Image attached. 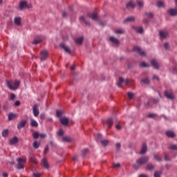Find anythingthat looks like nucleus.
Returning <instances> with one entry per match:
<instances>
[{
	"label": "nucleus",
	"mask_w": 177,
	"mask_h": 177,
	"mask_svg": "<svg viewBox=\"0 0 177 177\" xmlns=\"http://www.w3.org/2000/svg\"><path fill=\"white\" fill-rule=\"evenodd\" d=\"M6 84L10 91H16L20 85V82L19 80H6Z\"/></svg>",
	"instance_id": "obj_1"
},
{
	"label": "nucleus",
	"mask_w": 177,
	"mask_h": 177,
	"mask_svg": "<svg viewBox=\"0 0 177 177\" xmlns=\"http://www.w3.org/2000/svg\"><path fill=\"white\" fill-rule=\"evenodd\" d=\"M17 161L18 162L17 166V169H24V164H26L27 160L26 159L19 158L17 159Z\"/></svg>",
	"instance_id": "obj_2"
},
{
	"label": "nucleus",
	"mask_w": 177,
	"mask_h": 177,
	"mask_svg": "<svg viewBox=\"0 0 177 177\" xmlns=\"http://www.w3.org/2000/svg\"><path fill=\"white\" fill-rule=\"evenodd\" d=\"M39 106L38 104H35L32 106V113H33V115H35V117H38V115H39Z\"/></svg>",
	"instance_id": "obj_3"
},
{
	"label": "nucleus",
	"mask_w": 177,
	"mask_h": 177,
	"mask_svg": "<svg viewBox=\"0 0 177 177\" xmlns=\"http://www.w3.org/2000/svg\"><path fill=\"white\" fill-rule=\"evenodd\" d=\"M149 161V158L148 157H143L140 158L139 160L136 161L137 164L138 165H143V164H146Z\"/></svg>",
	"instance_id": "obj_4"
},
{
	"label": "nucleus",
	"mask_w": 177,
	"mask_h": 177,
	"mask_svg": "<svg viewBox=\"0 0 177 177\" xmlns=\"http://www.w3.org/2000/svg\"><path fill=\"white\" fill-rule=\"evenodd\" d=\"M29 161L31 164H32V165H37V164H38V162L37 161V159L35 158V157H34V156H32V153H29Z\"/></svg>",
	"instance_id": "obj_5"
},
{
	"label": "nucleus",
	"mask_w": 177,
	"mask_h": 177,
	"mask_svg": "<svg viewBox=\"0 0 177 177\" xmlns=\"http://www.w3.org/2000/svg\"><path fill=\"white\" fill-rule=\"evenodd\" d=\"M133 50L135 52H137V53H139L140 55V56H145L146 55V53L145 51L142 50V48H140L138 46H134Z\"/></svg>",
	"instance_id": "obj_6"
},
{
	"label": "nucleus",
	"mask_w": 177,
	"mask_h": 177,
	"mask_svg": "<svg viewBox=\"0 0 177 177\" xmlns=\"http://www.w3.org/2000/svg\"><path fill=\"white\" fill-rule=\"evenodd\" d=\"M165 95L167 99H171V100L173 99H175V95H174V93H172V91H165Z\"/></svg>",
	"instance_id": "obj_7"
},
{
	"label": "nucleus",
	"mask_w": 177,
	"mask_h": 177,
	"mask_svg": "<svg viewBox=\"0 0 177 177\" xmlns=\"http://www.w3.org/2000/svg\"><path fill=\"white\" fill-rule=\"evenodd\" d=\"M88 17H90V19H92V20H95L96 21H97L99 15L97 14V12H94L92 14H88Z\"/></svg>",
	"instance_id": "obj_8"
},
{
	"label": "nucleus",
	"mask_w": 177,
	"mask_h": 177,
	"mask_svg": "<svg viewBox=\"0 0 177 177\" xmlns=\"http://www.w3.org/2000/svg\"><path fill=\"white\" fill-rule=\"evenodd\" d=\"M26 7H27V2L26 1H21L19 2V8L20 10H23V9H25V8Z\"/></svg>",
	"instance_id": "obj_9"
},
{
	"label": "nucleus",
	"mask_w": 177,
	"mask_h": 177,
	"mask_svg": "<svg viewBox=\"0 0 177 177\" xmlns=\"http://www.w3.org/2000/svg\"><path fill=\"white\" fill-rule=\"evenodd\" d=\"M26 124H27V121L21 120L17 127V129H21V128H24L26 127Z\"/></svg>",
	"instance_id": "obj_10"
},
{
	"label": "nucleus",
	"mask_w": 177,
	"mask_h": 177,
	"mask_svg": "<svg viewBox=\"0 0 177 177\" xmlns=\"http://www.w3.org/2000/svg\"><path fill=\"white\" fill-rule=\"evenodd\" d=\"M59 121L62 125H68V118H61Z\"/></svg>",
	"instance_id": "obj_11"
},
{
	"label": "nucleus",
	"mask_w": 177,
	"mask_h": 177,
	"mask_svg": "<svg viewBox=\"0 0 177 177\" xmlns=\"http://www.w3.org/2000/svg\"><path fill=\"white\" fill-rule=\"evenodd\" d=\"M41 42H42V39H41L39 37H37L35 38L32 44L33 45H38V44H41Z\"/></svg>",
	"instance_id": "obj_12"
},
{
	"label": "nucleus",
	"mask_w": 177,
	"mask_h": 177,
	"mask_svg": "<svg viewBox=\"0 0 177 177\" xmlns=\"http://www.w3.org/2000/svg\"><path fill=\"white\" fill-rule=\"evenodd\" d=\"M111 42H112V44H114L115 45H120V41H118V39H117L115 37H111L109 38Z\"/></svg>",
	"instance_id": "obj_13"
},
{
	"label": "nucleus",
	"mask_w": 177,
	"mask_h": 177,
	"mask_svg": "<svg viewBox=\"0 0 177 177\" xmlns=\"http://www.w3.org/2000/svg\"><path fill=\"white\" fill-rule=\"evenodd\" d=\"M160 34V37L161 38V39H164V38H167V37H168V32L160 30L159 32Z\"/></svg>",
	"instance_id": "obj_14"
},
{
	"label": "nucleus",
	"mask_w": 177,
	"mask_h": 177,
	"mask_svg": "<svg viewBox=\"0 0 177 177\" xmlns=\"http://www.w3.org/2000/svg\"><path fill=\"white\" fill-rule=\"evenodd\" d=\"M146 151H147V145H146V143H144L142 145V147L140 152V154H145V153H146Z\"/></svg>",
	"instance_id": "obj_15"
},
{
	"label": "nucleus",
	"mask_w": 177,
	"mask_h": 177,
	"mask_svg": "<svg viewBox=\"0 0 177 177\" xmlns=\"http://www.w3.org/2000/svg\"><path fill=\"white\" fill-rule=\"evenodd\" d=\"M151 64L153 66V67H154L155 68H158L160 67V65L158 64V63L157 62V61L156 59H152L151 61Z\"/></svg>",
	"instance_id": "obj_16"
},
{
	"label": "nucleus",
	"mask_w": 177,
	"mask_h": 177,
	"mask_svg": "<svg viewBox=\"0 0 177 177\" xmlns=\"http://www.w3.org/2000/svg\"><path fill=\"white\" fill-rule=\"evenodd\" d=\"M166 136H167L168 138H175L176 135L175 133H174L171 131H166Z\"/></svg>",
	"instance_id": "obj_17"
},
{
	"label": "nucleus",
	"mask_w": 177,
	"mask_h": 177,
	"mask_svg": "<svg viewBox=\"0 0 177 177\" xmlns=\"http://www.w3.org/2000/svg\"><path fill=\"white\" fill-rule=\"evenodd\" d=\"M168 13H169V15L171 16H176V15H177V10L171 8V9L168 10Z\"/></svg>",
	"instance_id": "obj_18"
},
{
	"label": "nucleus",
	"mask_w": 177,
	"mask_h": 177,
	"mask_svg": "<svg viewBox=\"0 0 177 177\" xmlns=\"http://www.w3.org/2000/svg\"><path fill=\"white\" fill-rule=\"evenodd\" d=\"M30 126L33 128H37L38 127V122H37L34 119H30Z\"/></svg>",
	"instance_id": "obj_19"
},
{
	"label": "nucleus",
	"mask_w": 177,
	"mask_h": 177,
	"mask_svg": "<svg viewBox=\"0 0 177 177\" xmlns=\"http://www.w3.org/2000/svg\"><path fill=\"white\" fill-rule=\"evenodd\" d=\"M19 142V138L17 137H14L10 140V145H16Z\"/></svg>",
	"instance_id": "obj_20"
},
{
	"label": "nucleus",
	"mask_w": 177,
	"mask_h": 177,
	"mask_svg": "<svg viewBox=\"0 0 177 177\" xmlns=\"http://www.w3.org/2000/svg\"><path fill=\"white\" fill-rule=\"evenodd\" d=\"M82 41H84V37H83L75 39V42L76 44H77L78 45H81V44H82Z\"/></svg>",
	"instance_id": "obj_21"
},
{
	"label": "nucleus",
	"mask_w": 177,
	"mask_h": 177,
	"mask_svg": "<svg viewBox=\"0 0 177 177\" xmlns=\"http://www.w3.org/2000/svg\"><path fill=\"white\" fill-rule=\"evenodd\" d=\"M17 116V115H16L15 113H10L8 114V120L12 121V120H15V118H16Z\"/></svg>",
	"instance_id": "obj_22"
},
{
	"label": "nucleus",
	"mask_w": 177,
	"mask_h": 177,
	"mask_svg": "<svg viewBox=\"0 0 177 177\" xmlns=\"http://www.w3.org/2000/svg\"><path fill=\"white\" fill-rule=\"evenodd\" d=\"M135 6L136 5L132 1H130L127 4V9H133Z\"/></svg>",
	"instance_id": "obj_23"
},
{
	"label": "nucleus",
	"mask_w": 177,
	"mask_h": 177,
	"mask_svg": "<svg viewBox=\"0 0 177 177\" xmlns=\"http://www.w3.org/2000/svg\"><path fill=\"white\" fill-rule=\"evenodd\" d=\"M21 18L18 17L15 18L14 21L17 26H20V24H21Z\"/></svg>",
	"instance_id": "obj_24"
},
{
	"label": "nucleus",
	"mask_w": 177,
	"mask_h": 177,
	"mask_svg": "<svg viewBox=\"0 0 177 177\" xmlns=\"http://www.w3.org/2000/svg\"><path fill=\"white\" fill-rule=\"evenodd\" d=\"M61 48H63L64 49L65 52H67V53H71V51L70 50V48H68L66 45L64 44H61L60 45Z\"/></svg>",
	"instance_id": "obj_25"
},
{
	"label": "nucleus",
	"mask_w": 177,
	"mask_h": 177,
	"mask_svg": "<svg viewBox=\"0 0 177 177\" xmlns=\"http://www.w3.org/2000/svg\"><path fill=\"white\" fill-rule=\"evenodd\" d=\"M135 31L136 32H138L139 34H142L143 32V28L139 27V28H134Z\"/></svg>",
	"instance_id": "obj_26"
},
{
	"label": "nucleus",
	"mask_w": 177,
	"mask_h": 177,
	"mask_svg": "<svg viewBox=\"0 0 177 177\" xmlns=\"http://www.w3.org/2000/svg\"><path fill=\"white\" fill-rule=\"evenodd\" d=\"M113 122L112 118H109L107 120V125L109 128H111V126L113 125Z\"/></svg>",
	"instance_id": "obj_27"
},
{
	"label": "nucleus",
	"mask_w": 177,
	"mask_h": 177,
	"mask_svg": "<svg viewBox=\"0 0 177 177\" xmlns=\"http://www.w3.org/2000/svg\"><path fill=\"white\" fill-rule=\"evenodd\" d=\"M9 133L8 129H5L2 131V136L3 138H6Z\"/></svg>",
	"instance_id": "obj_28"
},
{
	"label": "nucleus",
	"mask_w": 177,
	"mask_h": 177,
	"mask_svg": "<svg viewBox=\"0 0 177 177\" xmlns=\"http://www.w3.org/2000/svg\"><path fill=\"white\" fill-rule=\"evenodd\" d=\"M123 82H124V79L122 77H120L119 82L118 83V86H119V88H122Z\"/></svg>",
	"instance_id": "obj_29"
},
{
	"label": "nucleus",
	"mask_w": 177,
	"mask_h": 177,
	"mask_svg": "<svg viewBox=\"0 0 177 177\" xmlns=\"http://www.w3.org/2000/svg\"><path fill=\"white\" fill-rule=\"evenodd\" d=\"M156 6H158V8H164L165 4H164V1H160L156 3Z\"/></svg>",
	"instance_id": "obj_30"
},
{
	"label": "nucleus",
	"mask_w": 177,
	"mask_h": 177,
	"mask_svg": "<svg viewBox=\"0 0 177 177\" xmlns=\"http://www.w3.org/2000/svg\"><path fill=\"white\" fill-rule=\"evenodd\" d=\"M32 146L34 149H38V147H39V142H38V141H34Z\"/></svg>",
	"instance_id": "obj_31"
},
{
	"label": "nucleus",
	"mask_w": 177,
	"mask_h": 177,
	"mask_svg": "<svg viewBox=\"0 0 177 177\" xmlns=\"http://www.w3.org/2000/svg\"><path fill=\"white\" fill-rule=\"evenodd\" d=\"M33 139H38L39 138V134L38 132L35 131L32 133Z\"/></svg>",
	"instance_id": "obj_32"
},
{
	"label": "nucleus",
	"mask_w": 177,
	"mask_h": 177,
	"mask_svg": "<svg viewBox=\"0 0 177 177\" xmlns=\"http://www.w3.org/2000/svg\"><path fill=\"white\" fill-rule=\"evenodd\" d=\"M135 17H129L127 19L124 20V23H127V21H134Z\"/></svg>",
	"instance_id": "obj_33"
},
{
	"label": "nucleus",
	"mask_w": 177,
	"mask_h": 177,
	"mask_svg": "<svg viewBox=\"0 0 177 177\" xmlns=\"http://www.w3.org/2000/svg\"><path fill=\"white\" fill-rule=\"evenodd\" d=\"M147 169H148V171H151V170L154 169V165H153L151 164H149L147 166Z\"/></svg>",
	"instance_id": "obj_34"
},
{
	"label": "nucleus",
	"mask_w": 177,
	"mask_h": 177,
	"mask_svg": "<svg viewBox=\"0 0 177 177\" xmlns=\"http://www.w3.org/2000/svg\"><path fill=\"white\" fill-rule=\"evenodd\" d=\"M146 17H149V19H153L154 17V15L151 12L145 13Z\"/></svg>",
	"instance_id": "obj_35"
},
{
	"label": "nucleus",
	"mask_w": 177,
	"mask_h": 177,
	"mask_svg": "<svg viewBox=\"0 0 177 177\" xmlns=\"http://www.w3.org/2000/svg\"><path fill=\"white\" fill-rule=\"evenodd\" d=\"M140 67H150V66L146 64V62H142L140 64Z\"/></svg>",
	"instance_id": "obj_36"
},
{
	"label": "nucleus",
	"mask_w": 177,
	"mask_h": 177,
	"mask_svg": "<svg viewBox=\"0 0 177 177\" xmlns=\"http://www.w3.org/2000/svg\"><path fill=\"white\" fill-rule=\"evenodd\" d=\"M102 146H107L109 145V140H104L101 141Z\"/></svg>",
	"instance_id": "obj_37"
},
{
	"label": "nucleus",
	"mask_w": 177,
	"mask_h": 177,
	"mask_svg": "<svg viewBox=\"0 0 177 177\" xmlns=\"http://www.w3.org/2000/svg\"><path fill=\"white\" fill-rule=\"evenodd\" d=\"M40 56H41V60L42 61L45 60V51H42L40 53Z\"/></svg>",
	"instance_id": "obj_38"
},
{
	"label": "nucleus",
	"mask_w": 177,
	"mask_h": 177,
	"mask_svg": "<svg viewBox=\"0 0 177 177\" xmlns=\"http://www.w3.org/2000/svg\"><path fill=\"white\" fill-rule=\"evenodd\" d=\"M62 140L63 142H71V138L68 137H64Z\"/></svg>",
	"instance_id": "obj_39"
},
{
	"label": "nucleus",
	"mask_w": 177,
	"mask_h": 177,
	"mask_svg": "<svg viewBox=\"0 0 177 177\" xmlns=\"http://www.w3.org/2000/svg\"><path fill=\"white\" fill-rule=\"evenodd\" d=\"M115 34H124V30L122 29L116 30L115 31Z\"/></svg>",
	"instance_id": "obj_40"
},
{
	"label": "nucleus",
	"mask_w": 177,
	"mask_h": 177,
	"mask_svg": "<svg viewBox=\"0 0 177 177\" xmlns=\"http://www.w3.org/2000/svg\"><path fill=\"white\" fill-rule=\"evenodd\" d=\"M80 21H84V23H85V24H89L86 21V20H85V17H81L80 18Z\"/></svg>",
	"instance_id": "obj_41"
},
{
	"label": "nucleus",
	"mask_w": 177,
	"mask_h": 177,
	"mask_svg": "<svg viewBox=\"0 0 177 177\" xmlns=\"http://www.w3.org/2000/svg\"><path fill=\"white\" fill-rule=\"evenodd\" d=\"M154 177H161V172L160 171H156L154 173Z\"/></svg>",
	"instance_id": "obj_42"
},
{
	"label": "nucleus",
	"mask_w": 177,
	"mask_h": 177,
	"mask_svg": "<svg viewBox=\"0 0 177 177\" xmlns=\"http://www.w3.org/2000/svg\"><path fill=\"white\" fill-rule=\"evenodd\" d=\"M127 95L129 99H133V96H135V95L132 93H128Z\"/></svg>",
	"instance_id": "obj_43"
},
{
	"label": "nucleus",
	"mask_w": 177,
	"mask_h": 177,
	"mask_svg": "<svg viewBox=\"0 0 177 177\" xmlns=\"http://www.w3.org/2000/svg\"><path fill=\"white\" fill-rule=\"evenodd\" d=\"M154 158L157 160V161H161V157L160 156L155 154L154 155Z\"/></svg>",
	"instance_id": "obj_44"
},
{
	"label": "nucleus",
	"mask_w": 177,
	"mask_h": 177,
	"mask_svg": "<svg viewBox=\"0 0 177 177\" xmlns=\"http://www.w3.org/2000/svg\"><path fill=\"white\" fill-rule=\"evenodd\" d=\"M63 112L62 111H57V117H62Z\"/></svg>",
	"instance_id": "obj_45"
},
{
	"label": "nucleus",
	"mask_w": 177,
	"mask_h": 177,
	"mask_svg": "<svg viewBox=\"0 0 177 177\" xmlns=\"http://www.w3.org/2000/svg\"><path fill=\"white\" fill-rule=\"evenodd\" d=\"M58 135H59V136H63V135H64V131L62 129H60L58 131Z\"/></svg>",
	"instance_id": "obj_46"
},
{
	"label": "nucleus",
	"mask_w": 177,
	"mask_h": 177,
	"mask_svg": "<svg viewBox=\"0 0 177 177\" xmlns=\"http://www.w3.org/2000/svg\"><path fill=\"white\" fill-rule=\"evenodd\" d=\"M170 150H177V145H171V147L169 148Z\"/></svg>",
	"instance_id": "obj_47"
},
{
	"label": "nucleus",
	"mask_w": 177,
	"mask_h": 177,
	"mask_svg": "<svg viewBox=\"0 0 177 177\" xmlns=\"http://www.w3.org/2000/svg\"><path fill=\"white\" fill-rule=\"evenodd\" d=\"M16 95L14 93L10 94V100H15Z\"/></svg>",
	"instance_id": "obj_48"
},
{
	"label": "nucleus",
	"mask_w": 177,
	"mask_h": 177,
	"mask_svg": "<svg viewBox=\"0 0 177 177\" xmlns=\"http://www.w3.org/2000/svg\"><path fill=\"white\" fill-rule=\"evenodd\" d=\"M33 177H41V174H39L38 172H34Z\"/></svg>",
	"instance_id": "obj_49"
},
{
	"label": "nucleus",
	"mask_w": 177,
	"mask_h": 177,
	"mask_svg": "<svg viewBox=\"0 0 177 177\" xmlns=\"http://www.w3.org/2000/svg\"><path fill=\"white\" fill-rule=\"evenodd\" d=\"M131 82H132V80H129V79H127V80L125 81L126 85H131Z\"/></svg>",
	"instance_id": "obj_50"
},
{
	"label": "nucleus",
	"mask_w": 177,
	"mask_h": 177,
	"mask_svg": "<svg viewBox=\"0 0 177 177\" xmlns=\"http://www.w3.org/2000/svg\"><path fill=\"white\" fill-rule=\"evenodd\" d=\"M88 151H89V149H84L83 151H82V154L83 156H85L86 154V153H88Z\"/></svg>",
	"instance_id": "obj_51"
},
{
	"label": "nucleus",
	"mask_w": 177,
	"mask_h": 177,
	"mask_svg": "<svg viewBox=\"0 0 177 177\" xmlns=\"http://www.w3.org/2000/svg\"><path fill=\"white\" fill-rule=\"evenodd\" d=\"M142 82L144 84H149V82H150L147 78H146V79L142 80Z\"/></svg>",
	"instance_id": "obj_52"
},
{
	"label": "nucleus",
	"mask_w": 177,
	"mask_h": 177,
	"mask_svg": "<svg viewBox=\"0 0 177 177\" xmlns=\"http://www.w3.org/2000/svg\"><path fill=\"white\" fill-rule=\"evenodd\" d=\"M45 168H46V169H49V163H48V162L46 160L45 161Z\"/></svg>",
	"instance_id": "obj_53"
},
{
	"label": "nucleus",
	"mask_w": 177,
	"mask_h": 177,
	"mask_svg": "<svg viewBox=\"0 0 177 177\" xmlns=\"http://www.w3.org/2000/svg\"><path fill=\"white\" fill-rule=\"evenodd\" d=\"M148 117H149V118H154V117H156V115L153 114V113H149L148 115Z\"/></svg>",
	"instance_id": "obj_54"
},
{
	"label": "nucleus",
	"mask_w": 177,
	"mask_h": 177,
	"mask_svg": "<svg viewBox=\"0 0 177 177\" xmlns=\"http://www.w3.org/2000/svg\"><path fill=\"white\" fill-rule=\"evenodd\" d=\"M138 5L140 8L143 7V3L142 1H138Z\"/></svg>",
	"instance_id": "obj_55"
},
{
	"label": "nucleus",
	"mask_w": 177,
	"mask_h": 177,
	"mask_svg": "<svg viewBox=\"0 0 177 177\" xmlns=\"http://www.w3.org/2000/svg\"><path fill=\"white\" fill-rule=\"evenodd\" d=\"M41 165L42 167H45V158H44L42 160H41Z\"/></svg>",
	"instance_id": "obj_56"
},
{
	"label": "nucleus",
	"mask_w": 177,
	"mask_h": 177,
	"mask_svg": "<svg viewBox=\"0 0 177 177\" xmlns=\"http://www.w3.org/2000/svg\"><path fill=\"white\" fill-rule=\"evenodd\" d=\"M15 106H20V101H16L15 102Z\"/></svg>",
	"instance_id": "obj_57"
},
{
	"label": "nucleus",
	"mask_w": 177,
	"mask_h": 177,
	"mask_svg": "<svg viewBox=\"0 0 177 177\" xmlns=\"http://www.w3.org/2000/svg\"><path fill=\"white\" fill-rule=\"evenodd\" d=\"M39 138L44 139V138H45V134H39Z\"/></svg>",
	"instance_id": "obj_58"
},
{
	"label": "nucleus",
	"mask_w": 177,
	"mask_h": 177,
	"mask_svg": "<svg viewBox=\"0 0 177 177\" xmlns=\"http://www.w3.org/2000/svg\"><path fill=\"white\" fill-rule=\"evenodd\" d=\"M169 46L168 45V43H165V44H164V48H166V49H168Z\"/></svg>",
	"instance_id": "obj_59"
},
{
	"label": "nucleus",
	"mask_w": 177,
	"mask_h": 177,
	"mask_svg": "<svg viewBox=\"0 0 177 177\" xmlns=\"http://www.w3.org/2000/svg\"><path fill=\"white\" fill-rule=\"evenodd\" d=\"M116 147H117V149H120V147H121V144L120 143H117L116 144Z\"/></svg>",
	"instance_id": "obj_60"
},
{
	"label": "nucleus",
	"mask_w": 177,
	"mask_h": 177,
	"mask_svg": "<svg viewBox=\"0 0 177 177\" xmlns=\"http://www.w3.org/2000/svg\"><path fill=\"white\" fill-rule=\"evenodd\" d=\"M116 129H121V126L120 124H117Z\"/></svg>",
	"instance_id": "obj_61"
},
{
	"label": "nucleus",
	"mask_w": 177,
	"mask_h": 177,
	"mask_svg": "<svg viewBox=\"0 0 177 177\" xmlns=\"http://www.w3.org/2000/svg\"><path fill=\"white\" fill-rule=\"evenodd\" d=\"M71 70H75V65H73L71 66Z\"/></svg>",
	"instance_id": "obj_62"
},
{
	"label": "nucleus",
	"mask_w": 177,
	"mask_h": 177,
	"mask_svg": "<svg viewBox=\"0 0 177 177\" xmlns=\"http://www.w3.org/2000/svg\"><path fill=\"white\" fill-rule=\"evenodd\" d=\"M139 177H149V176H147V175L140 174V175L139 176Z\"/></svg>",
	"instance_id": "obj_63"
},
{
	"label": "nucleus",
	"mask_w": 177,
	"mask_h": 177,
	"mask_svg": "<svg viewBox=\"0 0 177 177\" xmlns=\"http://www.w3.org/2000/svg\"><path fill=\"white\" fill-rule=\"evenodd\" d=\"M2 176L3 177H8V173H3Z\"/></svg>",
	"instance_id": "obj_64"
}]
</instances>
